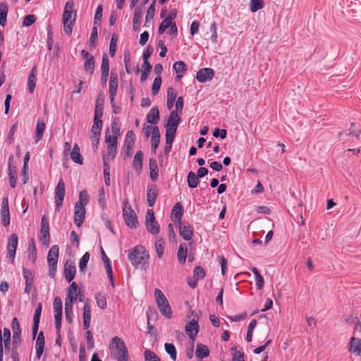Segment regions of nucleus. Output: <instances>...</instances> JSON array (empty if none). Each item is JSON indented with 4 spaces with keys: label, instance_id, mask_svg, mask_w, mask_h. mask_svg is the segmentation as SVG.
I'll list each match as a JSON object with an SVG mask.
<instances>
[{
    "label": "nucleus",
    "instance_id": "obj_41",
    "mask_svg": "<svg viewBox=\"0 0 361 361\" xmlns=\"http://www.w3.org/2000/svg\"><path fill=\"white\" fill-rule=\"evenodd\" d=\"M102 128V119H94V123L91 128V135H97L101 134V130Z\"/></svg>",
    "mask_w": 361,
    "mask_h": 361
},
{
    "label": "nucleus",
    "instance_id": "obj_63",
    "mask_svg": "<svg viewBox=\"0 0 361 361\" xmlns=\"http://www.w3.org/2000/svg\"><path fill=\"white\" fill-rule=\"evenodd\" d=\"M118 136L116 135H110L107 134V132L106 133L105 135V141L107 143V145H112L114 146H117L118 142Z\"/></svg>",
    "mask_w": 361,
    "mask_h": 361
},
{
    "label": "nucleus",
    "instance_id": "obj_54",
    "mask_svg": "<svg viewBox=\"0 0 361 361\" xmlns=\"http://www.w3.org/2000/svg\"><path fill=\"white\" fill-rule=\"evenodd\" d=\"M53 305L54 313L62 314V301L59 297L54 298Z\"/></svg>",
    "mask_w": 361,
    "mask_h": 361
},
{
    "label": "nucleus",
    "instance_id": "obj_3",
    "mask_svg": "<svg viewBox=\"0 0 361 361\" xmlns=\"http://www.w3.org/2000/svg\"><path fill=\"white\" fill-rule=\"evenodd\" d=\"M154 297L157 307L161 314L165 317L170 319L172 316V310L168 300L162 291L158 288H156L154 290Z\"/></svg>",
    "mask_w": 361,
    "mask_h": 361
},
{
    "label": "nucleus",
    "instance_id": "obj_16",
    "mask_svg": "<svg viewBox=\"0 0 361 361\" xmlns=\"http://www.w3.org/2000/svg\"><path fill=\"white\" fill-rule=\"evenodd\" d=\"M118 89V75L116 73L111 71L109 79V99L111 102L114 101Z\"/></svg>",
    "mask_w": 361,
    "mask_h": 361
},
{
    "label": "nucleus",
    "instance_id": "obj_24",
    "mask_svg": "<svg viewBox=\"0 0 361 361\" xmlns=\"http://www.w3.org/2000/svg\"><path fill=\"white\" fill-rule=\"evenodd\" d=\"M149 166L150 178L152 181H156L159 176V169L157 160L155 159L150 158L149 161Z\"/></svg>",
    "mask_w": 361,
    "mask_h": 361
},
{
    "label": "nucleus",
    "instance_id": "obj_53",
    "mask_svg": "<svg viewBox=\"0 0 361 361\" xmlns=\"http://www.w3.org/2000/svg\"><path fill=\"white\" fill-rule=\"evenodd\" d=\"M176 131L177 128H166V141H169V143L170 142H173Z\"/></svg>",
    "mask_w": 361,
    "mask_h": 361
},
{
    "label": "nucleus",
    "instance_id": "obj_47",
    "mask_svg": "<svg viewBox=\"0 0 361 361\" xmlns=\"http://www.w3.org/2000/svg\"><path fill=\"white\" fill-rule=\"evenodd\" d=\"M164 348H165L166 352L170 355L171 358L173 361H175L176 359V355H177L176 349L175 345L172 343H165Z\"/></svg>",
    "mask_w": 361,
    "mask_h": 361
},
{
    "label": "nucleus",
    "instance_id": "obj_25",
    "mask_svg": "<svg viewBox=\"0 0 361 361\" xmlns=\"http://www.w3.org/2000/svg\"><path fill=\"white\" fill-rule=\"evenodd\" d=\"M183 207L180 203H176L171 211V219L174 221H177L178 224L181 222V217L183 216Z\"/></svg>",
    "mask_w": 361,
    "mask_h": 361
},
{
    "label": "nucleus",
    "instance_id": "obj_4",
    "mask_svg": "<svg viewBox=\"0 0 361 361\" xmlns=\"http://www.w3.org/2000/svg\"><path fill=\"white\" fill-rule=\"evenodd\" d=\"M112 348L114 349V356L118 361L128 360V350L124 341L118 336L112 339Z\"/></svg>",
    "mask_w": 361,
    "mask_h": 361
},
{
    "label": "nucleus",
    "instance_id": "obj_20",
    "mask_svg": "<svg viewBox=\"0 0 361 361\" xmlns=\"http://www.w3.org/2000/svg\"><path fill=\"white\" fill-rule=\"evenodd\" d=\"M13 157L12 155L8 159V178L11 188H14L16 185V166L12 164Z\"/></svg>",
    "mask_w": 361,
    "mask_h": 361
},
{
    "label": "nucleus",
    "instance_id": "obj_36",
    "mask_svg": "<svg viewBox=\"0 0 361 361\" xmlns=\"http://www.w3.org/2000/svg\"><path fill=\"white\" fill-rule=\"evenodd\" d=\"M73 298H71V300H68V299L65 300V315L66 320L69 323H71L73 321L71 316L73 313V302H74L73 301Z\"/></svg>",
    "mask_w": 361,
    "mask_h": 361
},
{
    "label": "nucleus",
    "instance_id": "obj_62",
    "mask_svg": "<svg viewBox=\"0 0 361 361\" xmlns=\"http://www.w3.org/2000/svg\"><path fill=\"white\" fill-rule=\"evenodd\" d=\"M83 320H91V305L88 302L83 307Z\"/></svg>",
    "mask_w": 361,
    "mask_h": 361
},
{
    "label": "nucleus",
    "instance_id": "obj_5",
    "mask_svg": "<svg viewBox=\"0 0 361 361\" xmlns=\"http://www.w3.org/2000/svg\"><path fill=\"white\" fill-rule=\"evenodd\" d=\"M59 253V246L55 245L51 247L47 255V262L49 267V274L51 278H54L56 273Z\"/></svg>",
    "mask_w": 361,
    "mask_h": 361
},
{
    "label": "nucleus",
    "instance_id": "obj_10",
    "mask_svg": "<svg viewBox=\"0 0 361 361\" xmlns=\"http://www.w3.org/2000/svg\"><path fill=\"white\" fill-rule=\"evenodd\" d=\"M198 316L196 314L192 319L188 322L185 326V333L194 341L199 331Z\"/></svg>",
    "mask_w": 361,
    "mask_h": 361
},
{
    "label": "nucleus",
    "instance_id": "obj_51",
    "mask_svg": "<svg viewBox=\"0 0 361 361\" xmlns=\"http://www.w3.org/2000/svg\"><path fill=\"white\" fill-rule=\"evenodd\" d=\"M107 152L108 154H104L107 157V161L114 159L116 155L117 146H114L112 145H107Z\"/></svg>",
    "mask_w": 361,
    "mask_h": 361
},
{
    "label": "nucleus",
    "instance_id": "obj_58",
    "mask_svg": "<svg viewBox=\"0 0 361 361\" xmlns=\"http://www.w3.org/2000/svg\"><path fill=\"white\" fill-rule=\"evenodd\" d=\"M23 274L24 279H25V283L29 284L30 282L33 283L34 276H33L32 272L30 270L23 267Z\"/></svg>",
    "mask_w": 361,
    "mask_h": 361
},
{
    "label": "nucleus",
    "instance_id": "obj_33",
    "mask_svg": "<svg viewBox=\"0 0 361 361\" xmlns=\"http://www.w3.org/2000/svg\"><path fill=\"white\" fill-rule=\"evenodd\" d=\"M143 154L142 151H137L134 157L133 166L135 170L140 173L142 167Z\"/></svg>",
    "mask_w": 361,
    "mask_h": 361
},
{
    "label": "nucleus",
    "instance_id": "obj_57",
    "mask_svg": "<svg viewBox=\"0 0 361 361\" xmlns=\"http://www.w3.org/2000/svg\"><path fill=\"white\" fill-rule=\"evenodd\" d=\"M173 68L177 73H183L187 69L185 63L182 61L175 62Z\"/></svg>",
    "mask_w": 361,
    "mask_h": 361
},
{
    "label": "nucleus",
    "instance_id": "obj_31",
    "mask_svg": "<svg viewBox=\"0 0 361 361\" xmlns=\"http://www.w3.org/2000/svg\"><path fill=\"white\" fill-rule=\"evenodd\" d=\"M37 70L35 66H34L29 74L28 80H27V85H28V90L30 93H32L34 92L35 85H36V80H37V76H36Z\"/></svg>",
    "mask_w": 361,
    "mask_h": 361
},
{
    "label": "nucleus",
    "instance_id": "obj_30",
    "mask_svg": "<svg viewBox=\"0 0 361 361\" xmlns=\"http://www.w3.org/2000/svg\"><path fill=\"white\" fill-rule=\"evenodd\" d=\"M45 130V123L43 118H39L37 120L35 131V142H38L42 137Z\"/></svg>",
    "mask_w": 361,
    "mask_h": 361
},
{
    "label": "nucleus",
    "instance_id": "obj_14",
    "mask_svg": "<svg viewBox=\"0 0 361 361\" xmlns=\"http://www.w3.org/2000/svg\"><path fill=\"white\" fill-rule=\"evenodd\" d=\"M76 268L75 262L71 259L66 260L64 264V277L68 282H71L75 277Z\"/></svg>",
    "mask_w": 361,
    "mask_h": 361
},
{
    "label": "nucleus",
    "instance_id": "obj_1",
    "mask_svg": "<svg viewBox=\"0 0 361 361\" xmlns=\"http://www.w3.org/2000/svg\"><path fill=\"white\" fill-rule=\"evenodd\" d=\"M74 1L68 0L65 5L63 13V24L64 32L71 35L73 32V26L76 19V11L73 9Z\"/></svg>",
    "mask_w": 361,
    "mask_h": 361
},
{
    "label": "nucleus",
    "instance_id": "obj_43",
    "mask_svg": "<svg viewBox=\"0 0 361 361\" xmlns=\"http://www.w3.org/2000/svg\"><path fill=\"white\" fill-rule=\"evenodd\" d=\"M155 3L156 1L154 0L147 9L145 25H147V23L154 18L155 14Z\"/></svg>",
    "mask_w": 361,
    "mask_h": 361
},
{
    "label": "nucleus",
    "instance_id": "obj_56",
    "mask_svg": "<svg viewBox=\"0 0 361 361\" xmlns=\"http://www.w3.org/2000/svg\"><path fill=\"white\" fill-rule=\"evenodd\" d=\"M144 356L145 361H161L158 356L149 350H145Z\"/></svg>",
    "mask_w": 361,
    "mask_h": 361
},
{
    "label": "nucleus",
    "instance_id": "obj_32",
    "mask_svg": "<svg viewBox=\"0 0 361 361\" xmlns=\"http://www.w3.org/2000/svg\"><path fill=\"white\" fill-rule=\"evenodd\" d=\"M177 97V92L176 90L170 87L167 89V108L169 109H172L173 106L174 102L176 101Z\"/></svg>",
    "mask_w": 361,
    "mask_h": 361
},
{
    "label": "nucleus",
    "instance_id": "obj_9",
    "mask_svg": "<svg viewBox=\"0 0 361 361\" xmlns=\"http://www.w3.org/2000/svg\"><path fill=\"white\" fill-rule=\"evenodd\" d=\"M49 239L50 235L49 220L45 215H43L41 221V229L39 240L43 245H49Z\"/></svg>",
    "mask_w": 361,
    "mask_h": 361
},
{
    "label": "nucleus",
    "instance_id": "obj_46",
    "mask_svg": "<svg viewBox=\"0 0 361 361\" xmlns=\"http://www.w3.org/2000/svg\"><path fill=\"white\" fill-rule=\"evenodd\" d=\"M90 253L87 252L80 258V262H79V269H80V272L85 271V270L87 267V262L90 260Z\"/></svg>",
    "mask_w": 361,
    "mask_h": 361
},
{
    "label": "nucleus",
    "instance_id": "obj_26",
    "mask_svg": "<svg viewBox=\"0 0 361 361\" xmlns=\"http://www.w3.org/2000/svg\"><path fill=\"white\" fill-rule=\"evenodd\" d=\"M71 159L76 164H82L83 159L80 152V147L77 143L73 145L72 150L69 152Z\"/></svg>",
    "mask_w": 361,
    "mask_h": 361
},
{
    "label": "nucleus",
    "instance_id": "obj_49",
    "mask_svg": "<svg viewBox=\"0 0 361 361\" xmlns=\"http://www.w3.org/2000/svg\"><path fill=\"white\" fill-rule=\"evenodd\" d=\"M94 63L95 60L94 58L93 59L90 60H86L84 63V70L86 73H89L90 75H92L94 70Z\"/></svg>",
    "mask_w": 361,
    "mask_h": 361
},
{
    "label": "nucleus",
    "instance_id": "obj_37",
    "mask_svg": "<svg viewBox=\"0 0 361 361\" xmlns=\"http://www.w3.org/2000/svg\"><path fill=\"white\" fill-rule=\"evenodd\" d=\"M103 162H104V182L106 185H110V166L107 162V157L105 155L103 156Z\"/></svg>",
    "mask_w": 361,
    "mask_h": 361
},
{
    "label": "nucleus",
    "instance_id": "obj_2",
    "mask_svg": "<svg viewBox=\"0 0 361 361\" xmlns=\"http://www.w3.org/2000/svg\"><path fill=\"white\" fill-rule=\"evenodd\" d=\"M149 258V255L142 245H136L133 249L129 250L128 259L133 266L137 267Z\"/></svg>",
    "mask_w": 361,
    "mask_h": 361
},
{
    "label": "nucleus",
    "instance_id": "obj_38",
    "mask_svg": "<svg viewBox=\"0 0 361 361\" xmlns=\"http://www.w3.org/2000/svg\"><path fill=\"white\" fill-rule=\"evenodd\" d=\"M188 187L195 188L200 183L199 177L193 171H190L188 174Z\"/></svg>",
    "mask_w": 361,
    "mask_h": 361
},
{
    "label": "nucleus",
    "instance_id": "obj_40",
    "mask_svg": "<svg viewBox=\"0 0 361 361\" xmlns=\"http://www.w3.org/2000/svg\"><path fill=\"white\" fill-rule=\"evenodd\" d=\"M77 289H78L77 283L75 282H72V283L71 284V286L68 288L67 297L66 299H68V300H71V299L73 298V301H76V300H77V294H76Z\"/></svg>",
    "mask_w": 361,
    "mask_h": 361
},
{
    "label": "nucleus",
    "instance_id": "obj_60",
    "mask_svg": "<svg viewBox=\"0 0 361 361\" xmlns=\"http://www.w3.org/2000/svg\"><path fill=\"white\" fill-rule=\"evenodd\" d=\"M89 202V195L86 190H82L79 194V200L77 202H80L83 207L87 204Z\"/></svg>",
    "mask_w": 361,
    "mask_h": 361
},
{
    "label": "nucleus",
    "instance_id": "obj_12",
    "mask_svg": "<svg viewBox=\"0 0 361 361\" xmlns=\"http://www.w3.org/2000/svg\"><path fill=\"white\" fill-rule=\"evenodd\" d=\"M12 329H13V341L12 345H14V348H19L21 344V329L20 326L19 322L16 317L13 318L12 322Z\"/></svg>",
    "mask_w": 361,
    "mask_h": 361
},
{
    "label": "nucleus",
    "instance_id": "obj_13",
    "mask_svg": "<svg viewBox=\"0 0 361 361\" xmlns=\"http://www.w3.org/2000/svg\"><path fill=\"white\" fill-rule=\"evenodd\" d=\"M18 238L16 233H12L10 235L8 239L7 243V251L8 255V258L11 259V262H13L16 251L18 246Z\"/></svg>",
    "mask_w": 361,
    "mask_h": 361
},
{
    "label": "nucleus",
    "instance_id": "obj_29",
    "mask_svg": "<svg viewBox=\"0 0 361 361\" xmlns=\"http://www.w3.org/2000/svg\"><path fill=\"white\" fill-rule=\"evenodd\" d=\"M142 16V12L141 8L138 6L135 7L133 18V27L135 31L140 28Z\"/></svg>",
    "mask_w": 361,
    "mask_h": 361
},
{
    "label": "nucleus",
    "instance_id": "obj_55",
    "mask_svg": "<svg viewBox=\"0 0 361 361\" xmlns=\"http://www.w3.org/2000/svg\"><path fill=\"white\" fill-rule=\"evenodd\" d=\"M116 42H117V35L114 34L111 37L110 44H109V54L111 57L114 56L116 53Z\"/></svg>",
    "mask_w": 361,
    "mask_h": 361
},
{
    "label": "nucleus",
    "instance_id": "obj_50",
    "mask_svg": "<svg viewBox=\"0 0 361 361\" xmlns=\"http://www.w3.org/2000/svg\"><path fill=\"white\" fill-rule=\"evenodd\" d=\"M264 7L263 0H251L250 9L255 13Z\"/></svg>",
    "mask_w": 361,
    "mask_h": 361
},
{
    "label": "nucleus",
    "instance_id": "obj_35",
    "mask_svg": "<svg viewBox=\"0 0 361 361\" xmlns=\"http://www.w3.org/2000/svg\"><path fill=\"white\" fill-rule=\"evenodd\" d=\"M187 253L188 248L186 244L184 243H180L177 253L178 259L180 263L184 264L185 262Z\"/></svg>",
    "mask_w": 361,
    "mask_h": 361
},
{
    "label": "nucleus",
    "instance_id": "obj_18",
    "mask_svg": "<svg viewBox=\"0 0 361 361\" xmlns=\"http://www.w3.org/2000/svg\"><path fill=\"white\" fill-rule=\"evenodd\" d=\"M180 235L185 240H190L193 235V228L189 224H178Z\"/></svg>",
    "mask_w": 361,
    "mask_h": 361
},
{
    "label": "nucleus",
    "instance_id": "obj_34",
    "mask_svg": "<svg viewBox=\"0 0 361 361\" xmlns=\"http://www.w3.org/2000/svg\"><path fill=\"white\" fill-rule=\"evenodd\" d=\"M195 354L198 358L203 359L209 355V350L207 345L199 343L197 345Z\"/></svg>",
    "mask_w": 361,
    "mask_h": 361
},
{
    "label": "nucleus",
    "instance_id": "obj_59",
    "mask_svg": "<svg viewBox=\"0 0 361 361\" xmlns=\"http://www.w3.org/2000/svg\"><path fill=\"white\" fill-rule=\"evenodd\" d=\"M101 71L104 73H109V61L106 54H103L102 56Z\"/></svg>",
    "mask_w": 361,
    "mask_h": 361
},
{
    "label": "nucleus",
    "instance_id": "obj_42",
    "mask_svg": "<svg viewBox=\"0 0 361 361\" xmlns=\"http://www.w3.org/2000/svg\"><path fill=\"white\" fill-rule=\"evenodd\" d=\"M152 70V66L150 63H144L142 64V71L141 73L140 80L144 82L148 78L149 73Z\"/></svg>",
    "mask_w": 361,
    "mask_h": 361
},
{
    "label": "nucleus",
    "instance_id": "obj_19",
    "mask_svg": "<svg viewBox=\"0 0 361 361\" xmlns=\"http://www.w3.org/2000/svg\"><path fill=\"white\" fill-rule=\"evenodd\" d=\"M158 189L156 185H149L147 188V200L149 207H152L156 202Z\"/></svg>",
    "mask_w": 361,
    "mask_h": 361
},
{
    "label": "nucleus",
    "instance_id": "obj_39",
    "mask_svg": "<svg viewBox=\"0 0 361 361\" xmlns=\"http://www.w3.org/2000/svg\"><path fill=\"white\" fill-rule=\"evenodd\" d=\"M164 241L161 237H157L155 240V249L157 257L161 258L164 250Z\"/></svg>",
    "mask_w": 361,
    "mask_h": 361
},
{
    "label": "nucleus",
    "instance_id": "obj_23",
    "mask_svg": "<svg viewBox=\"0 0 361 361\" xmlns=\"http://www.w3.org/2000/svg\"><path fill=\"white\" fill-rule=\"evenodd\" d=\"M159 118V111L157 106L152 108L146 116L147 121L152 124H157Z\"/></svg>",
    "mask_w": 361,
    "mask_h": 361
},
{
    "label": "nucleus",
    "instance_id": "obj_27",
    "mask_svg": "<svg viewBox=\"0 0 361 361\" xmlns=\"http://www.w3.org/2000/svg\"><path fill=\"white\" fill-rule=\"evenodd\" d=\"M152 145L151 149L152 151L155 153L156 150L159 146L160 142V132L158 126H154V130L153 132V135L151 136Z\"/></svg>",
    "mask_w": 361,
    "mask_h": 361
},
{
    "label": "nucleus",
    "instance_id": "obj_15",
    "mask_svg": "<svg viewBox=\"0 0 361 361\" xmlns=\"http://www.w3.org/2000/svg\"><path fill=\"white\" fill-rule=\"evenodd\" d=\"M214 76V71L210 68L200 69L196 75V78L200 82H205L211 80Z\"/></svg>",
    "mask_w": 361,
    "mask_h": 361
},
{
    "label": "nucleus",
    "instance_id": "obj_7",
    "mask_svg": "<svg viewBox=\"0 0 361 361\" xmlns=\"http://www.w3.org/2000/svg\"><path fill=\"white\" fill-rule=\"evenodd\" d=\"M145 226L148 232L156 235L159 232V225L155 220L154 211L151 209L147 211L145 218Z\"/></svg>",
    "mask_w": 361,
    "mask_h": 361
},
{
    "label": "nucleus",
    "instance_id": "obj_64",
    "mask_svg": "<svg viewBox=\"0 0 361 361\" xmlns=\"http://www.w3.org/2000/svg\"><path fill=\"white\" fill-rule=\"evenodd\" d=\"M36 19L35 15H27L23 19V25L25 27L30 26L35 22Z\"/></svg>",
    "mask_w": 361,
    "mask_h": 361
},
{
    "label": "nucleus",
    "instance_id": "obj_61",
    "mask_svg": "<svg viewBox=\"0 0 361 361\" xmlns=\"http://www.w3.org/2000/svg\"><path fill=\"white\" fill-rule=\"evenodd\" d=\"M205 276V271L200 266L196 267L194 269V279L196 280L202 279Z\"/></svg>",
    "mask_w": 361,
    "mask_h": 361
},
{
    "label": "nucleus",
    "instance_id": "obj_45",
    "mask_svg": "<svg viewBox=\"0 0 361 361\" xmlns=\"http://www.w3.org/2000/svg\"><path fill=\"white\" fill-rule=\"evenodd\" d=\"M95 300L97 302V305L102 310H104L106 307V298L102 293H97L95 295Z\"/></svg>",
    "mask_w": 361,
    "mask_h": 361
},
{
    "label": "nucleus",
    "instance_id": "obj_48",
    "mask_svg": "<svg viewBox=\"0 0 361 361\" xmlns=\"http://www.w3.org/2000/svg\"><path fill=\"white\" fill-rule=\"evenodd\" d=\"M161 85V75H157L153 82L152 87V94L154 96L157 95L160 90Z\"/></svg>",
    "mask_w": 361,
    "mask_h": 361
},
{
    "label": "nucleus",
    "instance_id": "obj_28",
    "mask_svg": "<svg viewBox=\"0 0 361 361\" xmlns=\"http://www.w3.org/2000/svg\"><path fill=\"white\" fill-rule=\"evenodd\" d=\"M349 350L357 355H361V338H351Z\"/></svg>",
    "mask_w": 361,
    "mask_h": 361
},
{
    "label": "nucleus",
    "instance_id": "obj_6",
    "mask_svg": "<svg viewBox=\"0 0 361 361\" xmlns=\"http://www.w3.org/2000/svg\"><path fill=\"white\" fill-rule=\"evenodd\" d=\"M123 214L127 226L135 228L138 224L137 216L127 200L123 202Z\"/></svg>",
    "mask_w": 361,
    "mask_h": 361
},
{
    "label": "nucleus",
    "instance_id": "obj_21",
    "mask_svg": "<svg viewBox=\"0 0 361 361\" xmlns=\"http://www.w3.org/2000/svg\"><path fill=\"white\" fill-rule=\"evenodd\" d=\"M180 117L176 111H172L168 118L165 128H178Z\"/></svg>",
    "mask_w": 361,
    "mask_h": 361
},
{
    "label": "nucleus",
    "instance_id": "obj_52",
    "mask_svg": "<svg viewBox=\"0 0 361 361\" xmlns=\"http://www.w3.org/2000/svg\"><path fill=\"white\" fill-rule=\"evenodd\" d=\"M111 131L114 135H120V123L119 119L117 117H114L111 123Z\"/></svg>",
    "mask_w": 361,
    "mask_h": 361
},
{
    "label": "nucleus",
    "instance_id": "obj_22",
    "mask_svg": "<svg viewBox=\"0 0 361 361\" xmlns=\"http://www.w3.org/2000/svg\"><path fill=\"white\" fill-rule=\"evenodd\" d=\"M101 253H102V257L104 264L105 265V268L106 270V274L108 275V277L110 279L111 286H114V279H113V271H112V268H111V261L109 259V257L106 256V255L102 247H101Z\"/></svg>",
    "mask_w": 361,
    "mask_h": 361
},
{
    "label": "nucleus",
    "instance_id": "obj_11",
    "mask_svg": "<svg viewBox=\"0 0 361 361\" xmlns=\"http://www.w3.org/2000/svg\"><path fill=\"white\" fill-rule=\"evenodd\" d=\"M85 208L80 202H75L74 207V223L80 227L83 224L85 218Z\"/></svg>",
    "mask_w": 361,
    "mask_h": 361
},
{
    "label": "nucleus",
    "instance_id": "obj_17",
    "mask_svg": "<svg viewBox=\"0 0 361 361\" xmlns=\"http://www.w3.org/2000/svg\"><path fill=\"white\" fill-rule=\"evenodd\" d=\"M135 136L133 130H128L126 135V139L124 142L125 152L127 157L131 154V150L135 145Z\"/></svg>",
    "mask_w": 361,
    "mask_h": 361
},
{
    "label": "nucleus",
    "instance_id": "obj_8",
    "mask_svg": "<svg viewBox=\"0 0 361 361\" xmlns=\"http://www.w3.org/2000/svg\"><path fill=\"white\" fill-rule=\"evenodd\" d=\"M66 190L65 183L63 178H60L55 190V203H56V211L59 212L63 204V201L65 197Z\"/></svg>",
    "mask_w": 361,
    "mask_h": 361
},
{
    "label": "nucleus",
    "instance_id": "obj_44",
    "mask_svg": "<svg viewBox=\"0 0 361 361\" xmlns=\"http://www.w3.org/2000/svg\"><path fill=\"white\" fill-rule=\"evenodd\" d=\"M231 351L232 352V361H245L244 353L237 350V347H232Z\"/></svg>",
    "mask_w": 361,
    "mask_h": 361
}]
</instances>
